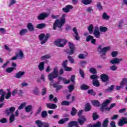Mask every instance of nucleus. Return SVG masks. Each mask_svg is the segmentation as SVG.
I'll return each mask as SVG.
<instances>
[{"label": "nucleus", "instance_id": "nucleus-1", "mask_svg": "<svg viewBox=\"0 0 127 127\" xmlns=\"http://www.w3.org/2000/svg\"><path fill=\"white\" fill-rule=\"evenodd\" d=\"M66 15L65 14H63L62 17L60 19H57L53 24V30H56V29L59 28L60 30H62V27L64 24H65V22H66Z\"/></svg>", "mask_w": 127, "mask_h": 127}, {"label": "nucleus", "instance_id": "nucleus-2", "mask_svg": "<svg viewBox=\"0 0 127 127\" xmlns=\"http://www.w3.org/2000/svg\"><path fill=\"white\" fill-rule=\"evenodd\" d=\"M110 49H111V47H106L102 49V46L100 45L98 46L97 50L98 52L101 54V57H102L103 59H106V57H104V56H106V54Z\"/></svg>", "mask_w": 127, "mask_h": 127}, {"label": "nucleus", "instance_id": "nucleus-3", "mask_svg": "<svg viewBox=\"0 0 127 127\" xmlns=\"http://www.w3.org/2000/svg\"><path fill=\"white\" fill-rule=\"evenodd\" d=\"M59 75V73H58V68L57 67H55L54 68V71L53 72L51 73L48 75V79L49 81H51V82H53V79H55V78H57Z\"/></svg>", "mask_w": 127, "mask_h": 127}, {"label": "nucleus", "instance_id": "nucleus-4", "mask_svg": "<svg viewBox=\"0 0 127 127\" xmlns=\"http://www.w3.org/2000/svg\"><path fill=\"white\" fill-rule=\"evenodd\" d=\"M49 37H50V34H47L46 35L45 34L42 33L39 35V40L41 41V44L42 45L45 43H46L47 40L49 39Z\"/></svg>", "mask_w": 127, "mask_h": 127}, {"label": "nucleus", "instance_id": "nucleus-5", "mask_svg": "<svg viewBox=\"0 0 127 127\" xmlns=\"http://www.w3.org/2000/svg\"><path fill=\"white\" fill-rule=\"evenodd\" d=\"M67 43V40L64 39H58L54 42L55 45L58 47H64Z\"/></svg>", "mask_w": 127, "mask_h": 127}, {"label": "nucleus", "instance_id": "nucleus-6", "mask_svg": "<svg viewBox=\"0 0 127 127\" xmlns=\"http://www.w3.org/2000/svg\"><path fill=\"white\" fill-rule=\"evenodd\" d=\"M68 46L70 50L67 49L65 52L67 54H69V55H73V54H74L75 53V46L73 43L69 42Z\"/></svg>", "mask_w": 127, "mask_h": 127}, {"label": "nucleus", "instance_id": "nucleus-7", "mask_svg": "<svg viewBox=\"0 0 127 127\" xmlns=\"http://www.w3.org/2000/svg\"><path fill=\"white\" fill-rule=\"evenodd\" d=\"M15 111V107H11L10 108H6L5 110V113L7 115V116H9L11 114H13L14 111Z\"/></svg>", "mask_w": 127, "mask_h": 127}, {"label": "nucleus", "instance_id": "nucleus-8", "mask_svg": "<svg viewBox=\"0 0 127 127\" xmlns=\"http://www.w3.org/2000/svg\"><path fill=\"white\" fill-rule=\"evenodd\" d=\"M127 124V118L123 117L119 120L118 126L119 127H124L125 125Z\"/></svg>", "mask_w": 127, "mask_h": 127}, {"label": "nucleus", "instance_id": "nucleus-9", "mask_svg": "<svg viewBox=\"0 0 127 127\" xmlns=\"http://www.w3.org/2000/svg\"><path fill=\"white\" fill-rule=\"evenodd\" d=\"M122 61H123V59L115 58L110 61V63L113 65H115V64H120Z\"/></svg>", "mask_w": 127, "mask_h": 127}, {"label": "nucleus", "instance_id": "nucleus-10", "mask_svg": "<svg viewBox=\"0 0 127 127\" xmlns=\"http://www.w3.org/2000/svg\"><path fill=\"white\" fill-rule=\"evenodd\" d=\"M110 103H111V100L108 99L107 100L103 103H102V107L101 108V112H104V111H106V109H107V108L106 107L109 105V104H110Z\"/></svg>", "mask_w": 127, "mask_h": 127}, {"label": "nucleus", "instance_id": "nucleus-11", "mask_svg": "<svg viewBox=\"0 0 127 127\" xmlns=\"http://www.w3.org/2000/svg\"><path fill=\"white\" fill-rule=\"evenodd\" d=\"M93 34L96 38H100L101 37V33L99 31V27L95 26Z\"/></svg>", "mask_w": 127, "mask_h": 127}, {"label": "nucleus", "instance_id": "nucleus-12", "mask_svg": "<svg viewBox=\"0 0 127 127\" xmlns=\"http://www.w3.org/2000/svg\"><path fill=\"white\" fill-rule=\"evenodd\" d=\"M72 31L73 32V37H75V39L77 41L80 40L79 33H78V30H77L76 27H73Z\"/></svg>", "mask_w": 127, "mask_h": 127}, {"label": "nucleus", "instance_id": "nucleus-13", "mask_svg": "<svg viewBox=\"0 0 127 127\" xmlns=\"http://www.w3.org/2000/svg\"><path fill=\"white\" fill-rule=\"evenodd\" d=\"M0 95H1L0 97V103L3 102L4 101V97L6 95V92L3 91V89H0Z\"/></svg>", "mask_w": 127, "mask_h": 127}, {"label": "nucleus", "instance_id": "nucleus-14", "mask_svg": "<svg viewBox=\"0 0 127 127\" xmlns=\"http://www.w3.org/2000/svg\"><path fill=\"white\" fill-rule=\"evenodd\" d=\"M72 8H73V6L71 5H67L62 9V10L64 12L67 13L69 12V11H70V9H72Z\"/></svg>", "mask_w": 127, "mask_h": 127}, {"label": "nucleus", "instance_id": "nucleus-15", "mask_svg": "<svg viewBox=\"0 0 127 127\" xmlns=\"http://www.w3.org/2000/svg\"><path fill=\"white\" fill-rule=\"evenodd\" d=\"M47 16H48V14H47V13H42L38 16L37 19L42 20L46 18V17H47Z\"/></svg>", "mask_w": 127, "mask_h": 127}, {"label": "nucleus", "instance_id": "nucleus-16", "mask_svg": "<svg viewBox=\"0 0 127 127\" xmlns=\"http://www.w3.org/2000/svg\"><path fill=\"white\" fill-rule=\"evenodd\" d=\"M87 121V119L85 118V116H82L79 117V119H78V122L79 123L80 126H83L85 123V122Z\"/></svg>", "mask_w": 127, "mask_h": 127}, {"label": "nucleus", "instance_id": "nucleus-17", "mask_svg": "<svg viewBox=\"0 0 127 127\" xmlns=\"http://www.w3.org/2000/svg\"><path fill=\"white\" fill-rule=\"evenodd\" d=\"M100 78H101L102 82H108V81H109V79H110L109 78V75H108L106 74H101Z\"/></svg>", "mask_w": 127, "mask_h": 127}, {"label": "nucleus", "instance_id": "nucleus-18", "mask_svg": "<svg viewBox=\"0 0 127 127\" xmlns=\"http://www.w3.org/2000/svg\"><path fill=\"white\" fill-rule=\"evenodd\" d=\"M46 107H47L48 109H51L52 110H55L57 108V105L56 104H52V103H47Z\"/></svg>", "mask_w": 127, "mask_h": 127}, {"label": "nucleus", "instance_id": "nucleus-19", "mask_svg": "<svg viewBox=\"0 0 127 127\" xmlns=\"http://www.w3.org/2000/svg\"><path fill=\"white\" fill-rule=\"evenodd\" d=\"M78 122L77 121H71L68 123V127H77Z\"/></svg>", "mask_w": 127, "mask_h": 127}, {"label": "nucleus", "instance_id": "nucleus-20", "mask_svg": "<svg viewBox=\"0 0 127 127\" xmlns=\"http://www.w3.org/2000/svg\"><path fill=\"white\" fill-rule=\"evenodd\" d=\"M44 64H45L44 62H42L39 63L38 67L40 71H43L44 70Z\"/></svg>", "mask_w": 127, "mask_h": 127}, {"label": "nucleus", "instance_id": "nucleus-21", "mask_svg": "<svg viewBox=\"0 0 127 127\" xmlns=\"http://www.w3.org/2000/svg\"><path fill=\"white\" fill-rule=\"evenodd\" d=\"M58 80L59 81H63L64 84H69V83H70V80H66V78L62 76H59Z\"/></svg>", "mask_w": 127, "mask_h": 127}, {"label": "nucleus", "instance_id": "nucleus-22", "mask_svg": "<svg viewBox=\"0 0 127 127\" xmlns=\"http://www.w3.org/2000/svg\"><path fill=\"white\" fill-rule=\"evenodd\" d=\"M27 28L29 30V31H33L34 30V27L31 23H28Z\"/></svg>", "mask_w": 127, "mask_h": 127}, {"label": "nucleus", "instance_id": "nucleus-23", "mask_svg": "<svg viewBox=\"0 0 127 127\" xmlns=\"http://www.w3.org/2000/svg\"><path fill=\"white\" fill-rule=\"evenodd\" d=\"M23 75H24V72L19 71L15 74V78H18V79H19V78H21L22 76H23Z\"/></svg>", "mask_w": 127, "mask_h": 127}, {"label": "nucleus", "instance_id": "nucleus-24", "mask_svg": "<svg viewBox=\"0 0 127 127\" xmlns=\"http://www.w3.org/2000/svg\"><path fill=\"white\" fill-rule=\"evenodd\" d=\"M16 55H17L18 59H22L24 57L22 51H19V53L16 54Z\"/></svg>", "mask_w": 127, "mask_h": 127}, {"label": "nucleus", "instance_id": "nucleus-25", "mask_svg": "<svg viewBox=\"0 0 127 127\" xmlns=\"http://www.w3.org/2000/svg\"><path fill=\"white\" fill-rule=\"evenodd\" d=\"M25 111L26 113H30L32 111V106L31 105H28L25 108Z\"/></svg>", "mask_w": 127, "mask_h": 127}, {"label": "nucleus", "instance_id": "nucleus-26", "mask_svg": "<svg viewBox=\"0 0 127 127\" xmlns=\"http://www.w3.org/2000/svg\"><path fill=\"white\" fill-rule=\"evenodd\" d=\"M15 116H14V114H11V115L10 116V117L9 118V121L10 124L13 123V122H14V121H15Z\"/></svg>", "mask_w": 127, "mask_h": 127}, {"label": "nucleus", "instance_id": "nucleus-27", "mask_svg": "<svg viewBox=\"0 0 127 127\" xmlns=\"http://www.w3.org/2000/svg\"><path fill=\"white\" fill-rule=\"evenodd\" d=\"M67 121H69V118L62 119L58 122V124L63 125L64 123H66V122H67Z\"/></svg>", "mask_w": 127, "mask_h": 127}, {"label": "nucleus", "instance_id": "nucleus-28", "mask_svg": "<svg viewBox=\"0 0 127 127\" xmlns=\"http://www.w3.org/2000/svg\"><path fill=\"white\" fill-rule=\"evenodd\" d=\"M127 84V78H124L120 83V86H126Z\"/></svg>", "mask_w": 127, "mask_h": 127}, {"label": "nucleus", "instance_id": "nucleus-29", "mask_svg": "<svg viewBox=\"0 0 127 127\" xmlns=\"http://www.w3.org/2000/svg\"><path fill=\"white\" fill-rule=\"evenodd\" d=\"M93 86H95V87H99L100 86V82H99V80L98 79H94L92 81Z\"/></svg>", "mask_w": 127, "mask_h": 127}, {"label": "nucleus", "instance_id": "nucleus-30", "mask_svg": "<svg viewBox=\"0 0 127 127\" xmlns=\"http://www.w3.org/2000/svg\"><path fill=\"white\" fill-rule=\"evenodd\" d=\"M54 88H56V91L58 92L59 90L63 88V86L62 85H57V84H53Z\"/></svg>", "mask_w": 127, "mask_h": 127}, {"label": "nucleus", "instance_id": "nucleus-31", "mask_svg": "<svg viewBox=\"0 0 127 127\" xmlns=\"http://www.w3.org/2000/svg\"><path fill=\"white\" fill-rule=\"evenodd\" d=\"M108 125H109V119L106 118L103 121L102 127H108Z\"/></svg>", "mask_w": 127, "mask_h": 127}, {"label": "nucleus", "instance_id": "nucleus-32", "mask_svg": "<svg viewBox=\"0 0 127 127\" xmlns=\"http://www.w3.org/2000/svg\"><path fill=\"white\" fill-rule=\"evenodd\" d=\"M82 2H83V4L85 5H88V4H91L92 3V0H82Z\"/></svg>", "mask_w": 127, "mask_h": 127}, {"label": "nucleus", "instance_id": "nucleus-33", "mask_svg": "<svg viewBox=\"0 0 127 127\" xmlns=\"http://www.w3.org/2000/svg\"><path fill=\"white\" fill-rule=\"evenodd\" d=\"M46 26V24L44 23H41L37 24L36 26V28H38L39 29H42V28H44Z\"/></svg>", "mask_w": 127, "mask_h": 127}, {"label": "nucleus", "instance_id": "nucleus-34", "mask_svg": "<svg viewBox=\"0 0 127 127\" xmlns=\"http://www.w3.org/2000/svg\"><path fill=\"white\" fill-rule=\"evenodd\" d=\"M92 104L95 107H100V102L98 100H93L92 101Z\"/></svg>", "mask_w": 127, "mask_h": 127}, {"label": "nucleus", "instance_id": "nucleus-35", "mask_svg": "<svg viewBox=\"0 0 127 127\" xmlns=\"http://www.w3.org/2000/svg\"><path fill=\"white\" fill-rule=\"evenodd\" d=\"M102 18L103 19H106V20H109V19H110V16L108 15L107 13L104 12L102 15Z\"/></svg>", "mask_w": 127, "mask_h": 127}, {"label": "nucleus", "instance_id": "nucleus-36", "mask_svg": "<svg viewBox=\"0 0 127 127\" xmlns=\"http://www.w3.org/2000/svg\"><path fill=\"white\" fill-rule=\"evenodd\" d=\"M61 105L62 106H69V105H70V102L66 100H64L61 102Z\"/></svg>", "mask_w": 127, "mask_h": 127}, {"label": "nucleus", "instance_id": "nucleus-37", "mask_svg": "<svg viewBox=\"0 0 127 127\" xmlns=\"http://www.w3.org/2000/svg\"><path fill=\"white\" fill-rule=\"evenodd\" d=\"M77 112H78V111H77L75 108L73 107L72 108V110H71V111L70 113L71 116H75V115H76V114H77Z\"/></svg>", "mask_w": 127, "mask_h": 127}, {"label": "nucleus", "instance_id": "nucleus-38", "mask_svg": "<svg viewBox=\"0 0 127 127\" xmlns=\"http://www.w3.org/2000/svg\"><path fill=\"white\" fill-rule=\"evenodd\" d=\"M99 29L101 32H107V31H108V28H107L106 27L100 26Z\"/></svg>", "mask_w": 127, "mask_h": 127}, {"label": "nucleus", "instance_id": "nucleus-39", "mask_svg": "<svg viewBox=\"0 0 127 127\" xmlns=\"http://www.w3.org/2000/svg\"><path fill=\"white\" fill-rule=\"evenodd\" d=\"M115 89V85H112L110 87H109L108 89H106V92H112L114 91Z\"/></svg>", "mask_w": 127, "mask_h": 127}, {"label": "nucleus", "instance_id": "nucleus-40", "mask_svg": "<svg viewBox=\"0 0 127 127\" xmlns=\"http://www.w3.org/2000/svg\"><path fill=\"white\" fill-rule=\"evenodd\" d=\"M89 111H91V105L90 104L87 103L85 108V112H89Z\"/></svg>", "mask_w": 127, "mask_h": 127}, {"label": "nucleus", "instance_id": "nucleus-41", "mask_svg": "<svg viewBox=\"0 0 127 127\" xmlns=\"http://www.w3.org/2000/svg\"><path fill=\"white\" fill-rule=\"evenodd\" d=\"M14 69H16L15 67H7L5 71L7 72V73H11L14 70Z\"/></svg>", "mask_w": 127, "mask_h": 127}, {"label": "nucleus", "instance_id": "nucleus-42", "mask_svg": "<svg viewBox=\"0 0 127 127\" xmlns=\"http://www.w3.org/2000/svg\"><path fill=\"white\" fill-rule=\"evenodd\" d=\"M81 89L83 90H88L90 87L86 84H82L80 87Z\"/></svg>", "mask_w": 127, "mask_h": 127}, {"label": "nucleus", "instance_id": "nucleus-43", "mask_svg": "<svg viewBox=\"0 0 127 127\" xmlns=\"http://www.w3.org/2000/svg\"><path fill=\"white\" fill-rule=\"evenodd\" d=\"M94 29V26L93 24H90L88 27V30L89 33H92L93 32V30Z\"/></svg>", "mask_w": 127, "mask_h": 127}, {"label": "nucleus", "instance_id": "nucleus-44", "mask_svg": "<svg viewBox=\"0 0 127 127\" xmlns=\"http://www.w3.org/2000/svg\"><path fill=\"white\" fill-rule=\"evenodd\" d=\"M48 115V114H47V112H46V111L44 110L42 111V112L41 113L42 118L44 119L45 118H46Z\"/></svg>", "mask_w": 127, "mask_h": 127}, {"label": "nucleus", "instance_id": "nucleus-45", "mask_svg": "<svg viewBox=\"0 0 127 127\" xmlns=\"http://www.w3.org/2000/svg\"><path fill=\"white\" fill-rule=\"evenodd\" d=\"M89 72L92 74H97V69L94 67L90 68Z\"/></svg>", "mask_w": 127, "mask_h": 127}, {"label": "nucleus", "instance_id": "nucleus-46", "mask_svg": "<svg viewBox=\"0 0 127 127\" xmlns=\"http://www.w3.org/2000/svg\"><path fill=\"white\" fill-rule=\"evenodd\" d=\"M26 32H27V29H23L20 31L19 34L21 36V35H24V34H25V33H26Z\"/></svg>", "mask_w": 127, "mask_h": 127}, {"label": "nucleus", "instance_id": "nucleus-47", "mask_svg": "<svg viewBox=\"0 0 127 127\" xmlns=\"http://www.w3.org/2000/svg\"><path fill=\"white\" fill-rule=\"evenodd\" d=\"M26 106V103L23 102V103L21 104L20 105L18 108V110H22L24 107Z\"/></svg>", "mask_w": 127, "mask_h": 127}, {"label": "nucleus", "instance_id": "nucleus-48", "mask_svg": "<svg viewBox=\"0 0 127 127\" xmlns=\"http://www.w3.org/2000/svg\"><path fill=\"white\" fill-rule=\"evenodd\" d=\"M90 79L92 80H97V79H99V76L96 74H92L90 76Z\"/></svg>", "mask_w": 127, "mask_h": 127}, {"label": "nucleus", "instance_id": "nucleus-49", "mask_svg": "<svg viewBox=\"0 0 127 127\" xmlns=\"http://www.w3.org/2000/svg\"><path fill=\"white\" fill-rule=\"evenodd\" d=\"M115 106H116V103L112 104L110 107L105 108V111H111V109H113Z\"/></svg>", "mask_w": 127, "mask_h": 127}, {"label": "nucleus", "instance_id": "nucleus-50", "mask_svg": "<svg viewBox=\"0 0 127 127\" xmlns=\"http://www.w3.org/2000/svg\"><path fill=\"white\" fill-rule=\"evenodd\" d=\"M68 59L69 60V61L71 64H74V63H75V61L74 60V59H73V58H72L71 56H68Z\"/></svg>", "mask_w": 127, "mask_h": 127}, {"label": "nucleus", "instance_id": "nucleus-51", "mask_svg": "<svg viewBox=\"0 0 127 127\" xmlns=\"http://www.w3.org/2000/svg\"><path fill=\"white\" fill-rule=\"evenodd\" d=\"M79 74L82 79H85V73H84V71L81 68L79 69Z\"/></svg>", "mask_w": 127, "mask_h": 127}, {"label": "nucleus", "instance_id": "nucleus-52", "mask_svg": "<svg viewBox=\"0 0 127 127\" xmlns=\"http://www.w3.org/2000/svg\"><path fill=\"white\" fill-rule=\"evenodd\" d=\"M92 117H93V121H96V120H98V119H99V116L97 115V113H94L93 114Z\"/></svg>", "mask_w": 127, "mask_h": 127}, {"label": "nucleus", "instance_id": "nucleus-53", "mask_svg": "<svg viewBox=\"0 0 127 127\" xmlns=\"http://www.w3.org/2000/svg\"><path fill=\"white\" fill-rule=\"evenodd\" d=\"M15 3H16V0H10V2L9 3L8 6L10 7L11 5H13Z\"/></svg>", "mask_w": 127, "mask_h": 127}, {"label": "nucleus", "instance_id": "nucleus-54", "mask_svg": "<svg viewBox=\"0 0 127 127\" xmlns=\"http://www.w3.org/2000/svg\"><path fill=\"white\" fill-rule=\"evenodd\" d=\"M93 127H102V124L101 123V122L99 121L95 124H94Z\"/></svg>", "mask_w": 127, "mask_h": 127}, {"label": "nucleus", "instance_id": "nucleus-55", "mask_svg": "<svg viewBox=\"0 0 127 127\" xmlns=\"http://www.w3.org/2000/svg\"><path fill=\"white\" fill-rule=\"evenodd\" d=\"M68 63V60H66L65 61H64L63 62L62 66L64 68H65V67H67V64Z\"/></svg>", "mask_w": 127, "mask_h": 127}, {"label": "nucleus", "instance_id": "nucleus-56", "mask_svg": "<svg viewBox=\"0 0 127 127\" xmlns=\"http://www.w3.org/2000/svg\"><path fill=\"white\" fill-rule=\"evenodd\" d=\"M50 58V56L49 55H47L45 56H44L41 58V60H45V59H49Z\"/></svg>", "mask_w": 127, "mask_h": 127}, {"label": "nucleus", "instance_id": "nucleus-57", "mask_svg": "<svg viewBox=\"0 0 127 127\" xmlns=\"http://www.w3.org/2000/svg\"><path fill=\"white\" fill-rule=\"evenodd\" d=\"M67 88L68 89V91H69V93H71V92H72L73 91V90H74V85H70L68 86Z\"/></svg>", "mask_w": 127, "mask_h": 127}, {"label": "nucleus", "instance_id": "nucleus-58", "mask_svg": "<svg viewBox=\"0 0 127 127\" xmlns=\"http://www.w3.org/2000/svg\"><path fill=\"white\" fill-rule=\"evenodd\" d=\"M110 68L112 71H116V70L118 69V66H117L116 65H113L111 66Z\"/></svg>", "mask_w": 127, "mask_h": 127}, {"label": "nucleus", "instance_id": "nucleus-59", "mask_svg": "<svg viewBox=\"0 0 127 127\" xmlns=\"http://www.w3.org/2000/svg\"><path fill=\"white\" fill-rule=\"evenodd\" d=\"M94 38V36L89 35L86 38V42H89Z\"/></svg>", "mask_w": 127, "mask_h": 127}, {"label": "nucleus", "instance_id": "nucleus-60", "mask_svg": "<svg viewBox=\"0 0 127 127\" xmlns=\"http://www.w3.org/2000/svg\"><path fill=\"white\" fill-rule=\"evenodd\" d=\"M11 96V92H10V91H8V93H7L5 98V99H6V100H8V99H9L10 98Z\"/></svg>", "mask_w": 127, "mask_h": 127}, {"label": "nucleus", "instance_id": "nucleus-61", "mask_svg": "<svg viewBox=\"0 0 127 127\" xmlns=\"http://www.w3.org/2000/svg\"><path fill=\"white\" fill-rule=\"evenodd\" d=\"M86 11L88 13H92L93 12V8H92V7H88L87 8Z\"/></svg>", "mask_w": 127, "mask_h": 127}, {"label": "nucleus", "instance_id": "nucleus-62", "mask_svg": "<svg viewBox=\"0 0 127 127\" xmlns=\"http://www.w3.org/2000/svg\"><path fill=\"white\" fill-rule=\"evenodd\" d=\"M97 8H98V9H99V10H101V9H103V6H102L101 5V2H98L97 3Z\"/></svg>", "mask_w": 127, "mask_h": 127}, {"label": "nucleus", "instance_id": "nucleus-63", "mask_svg": "<svg viewBox=\"0 0 127 127\" xmlns=\"http://www.w3.org/2000/svg\"><path fill=\"white\" fill-rule=\"evenodd\" d=\"M111 55H112V57H117V56H118V52L116 51H113L111 53Z\"/></svg>", "mask_w": 127, "mask_h": 127}, {"label": "nucleus", "instance_id": "nucleus-64", "mask_svg": "<svg viewBox=\"0 0 127 127\" xmlns=\"http://www.w3.org/2000/svg\"><path fill=\"white\" fill-rule=\"evenodd\" d=\"M17 93H18V90L14 89L12 91V95L15 96V95L17 94Z\"/></svg>", "mask_w": 127, "mask_h": 127}]
</instances>
